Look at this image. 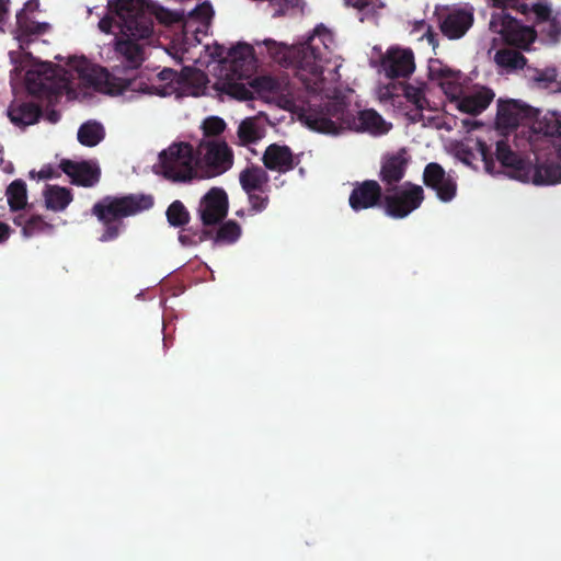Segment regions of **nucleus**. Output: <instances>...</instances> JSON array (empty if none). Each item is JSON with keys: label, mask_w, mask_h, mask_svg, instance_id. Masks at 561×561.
<instances>
[{"label": "nucleus", "mask_w": 561, "mask_h": 561, "mask_svg": "<svg viewBox=\"0 0 561 561\" xmlns=\"http://www.w3.org/2000/svg\"><path fill=\"white\" fill-rule=\"evenodd\" d=\"M301 118L309 129L324 135H339L350 130L379 136L386 135L390 129V124L375 110L353 114L343 96L328 98L318 104H309Z\"/></svg>", "instance_id": "obj_1"}, {"label": "nucleus", "mask_w": 561, "mask_h": 561, "mask_svg": "<svg viewBox=\"0 0 561 561\" xmlns=\"http://www.w3.org/2000/svg\"><path fill=\"white\" fill-rule=\"evenodd\" d=\"M71 68L79 76L84 88L111 95L122 94L126 91H137L160 98H167L172 94L180 96L181 85L186 80L183 75L170 68H164L157 73V82L159 84H147L137 78L121 79L110 73L104 67L96 66L85 58L72 59Z\"/></svg>", "instance_id": "obj_2"}, {"label": "nucleus", "mask_w": 561, "mask_h": 561, "mask_svg": "<svg viewBox=\"0 0 561 561\" xmlns=\"http://www.w3.org/2000/svg\"><path fill=\"white\" fill-rule=\"evenodd\" d=\"M107 9L110 15L99 22V27L112 35H150L151 16L164 25L183 19L182 13L168 10L153 0H108Z\"/></svg>", "instance_id": "obj_3"}, {"label": "nucleus", "mask_w": 561, "mask_h": 561, "mask_svg": "<svg viewBox=\"0 0 561 561\" xmlns=\"http://www.w3.org/2000/svg\"><path fill=\"white\" fill-rule=\"evenodd\" d=\"M314 37H307L305 43L299 46L277 45L272 37H265L263 44L270 50L279 47L275 51V59L285 68L294 67L296 78L304 84L305 89L318 93L322 89L324 77L322 76L321 55L313 46Z\"/></svg>", "instance_id": "obj_4"}, {"label": "nucleus", "mask_w": 561, "mask_h": 561, "mask_svg": "<svg viewBox=\"0 0 561 561\" xmlns=\"http://www.w3.org/2000/svg\"><path fill=\"white\" fill-rule=\"evenodd\" d=\"M153 206L152 195L128 194L123 196L105 195L92 206L91 213L103 225L100 241L116 240L124 231V218L136 216Z\"/></svg>", "instance_id": "obj_5"}, {"label": "nucleus", "mask_w": 561, "mask_h": 561, "mask_svg": "<svg viewBox=\"0 0 561 561\" xmlns=\"http://www.w3.org/2000/svg\"><path fill=\"white\" fill-rule=\"evenodd\" d=\"M24 84L28 94L48 103L57 101L71 90V79L68 72L53 64H38L26 71Z\"/></svg>", "instance_id": "obj_6"}, {"label": "nucleus", "mask_w": 561, "mask_h": 561, "mask_svg": "<svg viewBox=\"0 0 561 561\" xmlns=\"http://www.w3.org/2000/svg\"><path fill=\"white\" fill-rule=\"evenodd\" d=\"M161 175L175 183H187L201 178L198 158L193 146L187 142H173L159 154Z\"/></svg>", "instance_id": "obj_7"}, {"label": "nucleus", "mask_w": 561, "mask_h": 561, "mask_svg": "<svg viewBox=\"0 0 561 561\" xmlns=\"http://www.w3.org/2000/svg\"><path fill=\"white\" fill-rule=\"evenodd\" d=\"M424 188L405 181L399 185L385 186L383 210L392 219H404L424 202Z\"/></svg>", "instance_id": "obj_8"}, {"label": "nucleus", "mask_w": 561, "mask_h": 561, "mask_svg": "<svg viewBox=\"0 0 561 561\" xmlns=\"http://www.w3.org/2000/svg\"><path fill=\"white\" fill-rule=\"evenodd\" d=\"M203 158L199 159L201 179H213L228 172L233 164V152L222 140H207L199 144Z\"/></svg>", "instance_id": "obj_9"}, {"label": "nucleus", "mask_w": 561, "mask_h": 561, "mask_svg": "<svg viewBox=\"0 0 561 561\" xmlns=\"http://www.w3.org/2000/svg\"><path fill=\"white\" fill-rule=\"evenodd\" d=\"M435 14L445 35H465L474 21V11L470 5L437 7Z\"/></svg>", "instance_id": "obj_10"}, {"label": "nucleus", "mask_w": 561, "mask_h": 561, "mask_svg": "<svg viewBox=\"0 0 561 561\" xmlns=\"http://www.w3.org/2000/svg\"><path fill=\"white\" fill-rule=\"evenodd\" d=\"M423 183L425 187L434 191L437 198L444 203L453 201L457 195V182L436 162H430L425 165Z\"/></svg>", "instance_id": "obj_11"}, {"label": "nucleus", "mask_w": 561, "mask_h": 561, "mask_svg": "<svg viewBox=\"0 0 561 561\" xmlns=\"http://www.w3.org/2000/svg\"><path fill=\"white\" fill-rule=\"evenodd\" d=\"M538 111L517 100L497 102L496 126L500 129H516L525 121L536 118Z\"/></svg>", "instance_id": "obj_12"}, {"label": "nucleus", "mask_w": 561, "mask_h": 561, "mask_svg": "<svg viewBox=\"0 0 561 561\" xmlns=\"http://www.w3.org/2000/svg\"><path fill=\"white\" fill-rule=\"evenodd\" d=\"M197 213L205 227L221 222L228 214V194L221 187L209 188L201 198Z\"/></svg>", "instance_id": "obj_13"}, {"label": "nucleus", "mask_w": 561, "mask_h": 561, "mask_svg": "<svg viewBox=\"0 0 561 561\" xmlns=\"http://www.w3.org/2000/svg\"><path fill=\"white\" fill-rule=\"evenodd\" d=\"M410 156L405 148L389 152L381 157L379 179L385 186L399 185L409 168Z\"/></svg>", "instance_id": "obj_14"}, {"label": "nucleus", "mask_w": 561, "mask_h": 561, "mask_svg": "<svg viewBox=\"0 0 561 561\" xmlns=\"http://www.w3.org/2000/svg\"><path fill=\"white\" fill-rule=\"evenodd\" d=\"M59 169L71 179V184L80 187H94L100 182L101 169L89 160L76 162L62 159Z\"/></svg>", "instance_id": "obj_15"}, {"label": "nucleus", "mask_w": 561, "mask_h": 561, "mask_svg": "<svg viewBox=\"0 0 561 561\" xmlns=\"http://www.w3.org/2000/svg\"><path fill=\"white\" fill-rule=\"evenodd\" d=\"M383 197L380 183L375 180H364L353 187L348 196V205L355 211L380 207Z\"/></svg>", "instance_id": "obj_16"}, {"label": "nucleus", "mask_w": 561, "mask_h": 561, "mask_svg": "<svg viewBox=\"0 0 561 561\" xmlns=\"http://www.w3.org/2000/svg\"><path fill=\"white\" fill-rule=\"evenodd\" d=\"M513 178L535 185H550L561 182V165L554 162L536 163L517 169Z\"/></svg>", "instance_id": "obj_17"}, {"label": "nucleus", "mask_w": 561, "mask_h": 561, "mask_svg": "<svg viewBox=\"0 0 561 561\" xmlns=\"http://www.w3.org/2000/svg\"><path fill=\"white\" fill-rule=\"evenodd\" d=\"M381 70L391 80L408 78L414 71L413 53L410 49L389 51L381 59Z\"/></svg>", "instance_id": "obj_18"}, {"label": "nucleus", "mask_w": 561, "mask_h": 561, "mask_svg": "<svg viewBox=\"0 0 561 561\" xmlns=\"http://www.w3.org/2000/svg\"><path fill=\"white\" fill-rule=\"evenodd\" d=\"M263 164L265 170L284 174L294 170L298 164V160L294 158L289 147L273 142L265 148Z\"/></svg>", "instance_id": "obj_19"}, {"label": "nucleus", "mask_w": 561, "mask_h": 561, "mask_svg": "<svg viewBox=\"0 0 561 561\" xmlns=\"http://www.w3.org/2000/svg\"><path fill=\"white\" fill-rule=\"evenodd\" d=\"M115 50L121 56L124 68L133 71L140 67L145 60V50L137 39L146 37H115Z\"/></svg>", "instance_id": "obj_20"}, {"label": "nucleus", "mask_w": 561, "mask_h": 561, "mask_svg": "<svg viewBox=\"0 0 561 561\" xmlns=\"http://www.w3.org/2000/svg\"><path fill=\"white\" fill-rule=\"evenodd\" d=\"M494 93L489 88H482L468 95H460L458 99L449 101L455 102L458 111L468 115H479L489 107Z\"/></svg>", "instance_id": "obj_21"}, {"label": "nucleus", "mask_w": 561, "mask_h": 561, "mask_svg": "<svg viewBox=\"0 0 561 561\" xmlns=\"http://www.w3.org/2000/svg\"><path fill=\"white\" fill-rule=\"evenodd\" d=\"M256 65L254 64L253 48L248 44L239 45L231 53V65L229 71L232 77L243 80L249 79Z\"/></svg>", "instance_id": "obj_22"}, {"label": "nucleus", "mask_w": 561, "mask_h": 561, "mask_svg": "<svg viewBox=\"0 0 561 561\" xmlns=\"http://www.w3.org/2000/svg\"><path fill=\"white\" fill-rule=\"evenodd\" d=\"M41 115V107L34 102L12 103L8 107L9 121L21 129L36 124Z\"/></svg>", "instance_id": "obj_23"}, {"label": "nucleus", "mask_w": 561, "mask_h": 561, "mask_svg": "<svg viewBox=\"0 0 561 561\" xmlns=\"http://www.w3.org/2000/svg\"><path fill=\"white\" fill-rule=\"evenodd\" d=\"M214 16V10L210 3L204 2L190 13L184 22L185 35L206 34L208 32L210 21Z\"/></svg>", "instance_id": "obj_24"}, {"label": "nucleus", "mask_w": 561, "mask_h": 561, "mask_svg": "<svg viewBox=\"0 0 561 561\" xmlns=\"http://www.w3.org/2000/svg\"><path fill=\"white\" fill-rule=\"evenodd\" d=\"M490 28L497 35H531L534 33L530 27L523 26L516 19L504 11L492 15Z\"/></svg>", "instance_id": "obj_25"}, {"label": "nucleus", "mask_w": 561, "mask_h": 561, "mask_svg": "<svg viewBox=\"0 0 561 561\" xmlns=\"http://www.w3.org/2000/svg\"><path fill=\"white\" fill-rule=\"evenodd\" d=\"M268 174L265 169L259 165H250L240 171L239 175L240 185L244 193H250L252 191H260V193H264V190L268 184Z\"/></svg>", "instance_id": "obj_26"}, {"label": "nucleus", "mask_w": 561, "mask_h": 561, "mask_svg": "<svg viewBox=\"0 0 561 561\" xmlns=\"http://www.w3.org/2000/svg\"><path fill=\"white\" fill-rule=\"evenodd\" d=\"M495 158L496 161L500 162L501 167L512 170V175L517 173V169L529 164V161L522 159L520 156L515 153V151L511 149L510 145L504 140H497Z\"/></svg>", "instance_id": "obj_27"}, {"label": "nucleus", "mask_w": 561, "mask_h": 561, "mask_svg": "<svg viewBox=\"0 0 561 561\" xmlns=\"http://www.w3.org/2000/svg\"><path fill=\"white\" fill-rule=\"evenodd\" d=\"M105 131L101 123L88 121L80 125L77 131V141L83 147H96L104 140Z\"/></svg>", "instance_id": "obj_28"}, {"label": "nucleus", "mask_w": 561, "mask_h": 561, "mask_svg": "<svg viewBox=\"0 0 561 561\" xmlns=\"http://www.w3.org/2000/svg\"><path fill=\"white\" fill-rule=\"evenodd\" d=\"M533 119V131L546 138H560L561 137V118L554 113H548L542 117H535Z\"/></svg>", "instance_id": "obj_29"}, {"label": "nucleus", "mask_w": 561, "mask_h": 561, "mask_svg": "<svg viewBox=\"0 0 561 561\" xmlns=\"http://www.w3.org/2000/svg\"><path fill=\"white\" fill-rule=\"evenodd\" d=\"M411 84L403 81L389 82L379 90L380 101L389 103V105L402 110V95Z\"/></svg>", "instance_id": "obj_30"}, {"label": "nucleus", "mask_w": 561, "mask_h": 561, "mask_svg": "<svg viewBox=\"0 0 561 561\" xmlns=\"http://www.w3.org/2000/svg\"><path fill=\"white\" fill-rule=\"evenodd\" d=\"M46 206L54 211L64 210L72 201L71 192L66 187L48 186L44 192Z\"/></svg>", "instance_id": "obj_31"}, {"label": "nucleus", "mask_w": 561, "mask_h": 561, "mask_svg": "<svg viewBox=\"0 0 561 561\" xmlns=\"http://www.w3.org/2000/svg\"><path fill=\"white\" fill-rule=\"evenodd\" d=\"M237 138H239V145L247 147L255 144L262 138V129L253 117H248L241 121L239 128H237Z\"/></svg>", "instance_id": "obj_32"}, {"label": "nucleus", "mask_w": 561, "mask_h": 561, "mask_svg": "<svg viewBox=\"0 0 561 561\" xmlns=\"http://www.w3.org/2000/svg\"><path fill=\"white\" fill-rule=\"evenodd\" d=\"M7 198L12 211L21 210L27 205V188L23 180H14L9 184Z\"/></svg>", "instance_id": "obj_33"}, {"label": "nucleus", "mask_w": 561, "mask_h": 561, "mask_svg": "<svg viewBox=\"0 0 561 561\" xmlns=\"http://www.w3.org/2000/svg\"><path fill=\"white\" fill-rule=\"evenodd\" d=\"M495 61L500 67L508 69H522L526 65V58L517 49L504 48L495 54Z\"/></svg>", "instance_id": "obj_34"}, {"label": "nucleus", "mask_w": 561, "mask_h": 561, "mask_svg": "<svg viewBox=\"0 0 561 561\" xmlns=\"http://www.w3.org/2000/svg\"><path fill=\"white\" fill-rule=\"evenodd\" d=\"M458 80V72L440 70V89L448 100H458L461 96L462 88Z\"/></svg>", "instance_id": "obj_35"}, {"label": "nucleus", "mask_w": 561, "mask_h": 561, "mask_svg": "<svg viewBox=\"0 0 561 561\" xmlns=\"http://www.w3.org/2000/svg\"><path fill=\"white\" fill-rule=\"evenodd\" d=\"M167 219L170 226L181 228L188 224L190 214L181 201H174L168 206Z\"/></svg>", "instance_id": "obj_36"}, {"label": "nucleus", "mask_w": 561, "mask_h": 561, "mask_svg": "<svg viewBox=\"0 0 561 561\" xmlns=\"http://www.w3.org/2000/svg\"><path fill=\"white\" fill-rule=\"evenodd\" d=\"M241 234V227L237 221H225V224L220 225L219 229H217L215 241L225 244L234 243Z\"/></svg>", "instance_id": "obj_37"}, {"label": "nucleus", "mask_w": 561, "mask_h": 561, "mask_svg": "<svg viewBox=\"0 0 561 561\" xmlns=\"http://www.w3.org/2000/svg\"><path fill=\"white\" fill-rule=\"evenodd\" d=\"M274 7L273 15H288L296 12H304L306 2L304 0H268Z\"/></svg>", "instance_id": "obj_38"}, {"label": "nucleus", "mask_w": 561, "mask_h": 561, "mask_svg": "<svg viewBox=\"0 0 561 561\" xmlns=\"http://www.w3.org/2000/svg\"><path fill=\"white\" fill-rule=\"evenodd\" d=\"M403 103H409L417 108H426L428 100L425 98L424 88L410 85L403 94Z\"/></svg>", "instance_id": "obj_39"}, {"label": "nucleus", "mask_w": 561, "mask_h": 561, "mask_svg": "<svg viewBox=\"0 0 561 561\" xmlns=\"http://www.w3.org/2000/svg\"><path fill=\"white\" fill-rule=\"evenodd\" d=\"M47 228H49V225L44 221V218L39 215H32L26 221H24V226L21 227V232H23L24 237L28 238L43 232Z\"/></svg>", "instance_id": "obj_40"}, {"label": "nucleus", "mask_w": 561, "mask_h": 561, "mask_svg": "<svg viewBox=\"0 0 561 561\" xmlns=\"http://www.w3.org/2000/svg\"><path fill=\"white\" fill-rule=\"evenodd\" d=\"M210 237V232L207 230H201V232H192L190 230H185L180 232L179 241L183 247H195L207 238Z\"/></svg>", "instance_id": "obj_41"}, {"label": "nucleus", "mask_w": 561, "mask_h": 561, "mask_svg": "<svg viewBox=\"0 0 561 561\" xmlns=\"http://www.w3.org/2000/svg\"><path fill=\"white\" fill-rule=\"evenodd\" d=\"M226 123L218 116H209L204 121L203 130L205 137H218L225 131Z\"/></svg>", "instance_id": "obj_42"}, {"label": "nucleus", "mask_w": 561, "mask_h": 561, "mask_svg": "<svg viewBox=\"0 0 561 561\" xmlns=\"http://www.w3.org/2000/svg\"><path fill=\"white\" fill-rule=\"evenodd\" d=\"M529 7V13H534L538 22L549 21L553 16V9L548 1H539Z\"/></svg>", "instance_id": "obj_43"}, {"label": "nucleus", "mask_w": 561, "mask_h": 561, "mask_svg": "<svg viewBox=\"0 0 561 561\" xmlns=\"http://www.w3.org/2000/svg\"><path fill=\"white\" fill-rule=\"evenodd\" d=\"M248 194L249 204H251V208L255 213H262L265 210L268 205V195H266V190L264 193L260 191H251L245 192Z\"/></svg>", "instance_id": "obj_44"}, {"label": "nucleus", "mask_w": 561, "mask_h": 561, "mask_svg": "<svg viewBox=\"0 0 561 561\" xmlns=\"http://www.w3.org/2000/svg\"><path fill=\"white\" fill-rule=\"evenodd\" d=\"M225 92L232 96V99H237L239 101H248L253 99L252 90L241 83H227V89H225Z\"/></svg>", "instance_id": "obj_45"}, {"label": "nucleus", "mask_w": 561, "mask_h": 561, "mask_svg": "<svg viewBox=\"0 0 561 561\" xmlns=\"http://www.w3.org/2000/svg\"><path fill=\"white\" fill-rule=\"evenodd\" d=\"M476 150L480 153L482 162H484L485 172L490 174L494 173V160L489 146L482 140H477Z\"/></svg>", "instance_id": "obj_46"}, {"label": "nucleus", "mask_w": 561, "mask_h": 561, "mask_svg": "<svg viewBox=\"0 0 561 561\" xmlns=\"http://www.w3.org/2000/svg\"><path fill=\"white\" fill-rule=\"evenodd\" d=\"M253 89L259 90L260 93H275L277 89V81L272 77H259L252 81Z\"/></svg>", "instance_id": "obj_47"}, {"label": "nucleus", "mask_w": 561, "mask_h": 561, "mask_svg": "<svg viewBox=\"0 0 561 561\" xmlns=\"http://www.w3.org/2000/svg\"><path fill=\"white\" fill-rule=\"evenodd\" d=\"M490 4L496 8H513L519 11L520 13L527 15L529 14L530 7L525 3L524 0H488Z\"/></svg>", "instance_id": "obj_48"}, {"label": "nucleus", "mask_w": 561, "mask_h": 561, "mask_svg": "<svg viewBox=\"0 0 561 561\" xmlns=\"http://www.w3.org/2000/svg\"><path fill=\"white\" fill-rule=\"evenodd\" d=\"M506 45H511L516 48L529 50L530 45L537 39V37H501Z\"/></svg>", "instance_id": "obj_49"}, {"label": "nucleus", "mask_w": 561, "mask_h": 561, "mask_svg": "<svg viewBox=\"0 0 561 561\" xmlns=\"http://www.w3.org/2000/svg\"><path fill=\"white\" fill-rule=\"evenodd\" d=\"M26 30L33 35L48 33L53 31L51 25L49 23L36 20H31L30 23L26 24Z\"/></svg>", "instance_id": "obj_50"}, {"label": "nucleus", "mask_w": 561, "mask_h": 561, "mask_svg": "<svg viewBox=\"0 0 561 561\" xmlns=\"http://www.w3.org/2000/svg\"><path fill=\"white\" fill-rule=\"evenodd\" d=\"M457 159L463 162V164L471 167L474 159L473 149L468 146L458 148Z\"/></svg>", "instance_id": "obj_51"}, {"label": "nucleus", "mask_w": 561, "mask_h": 561, "mask_svg": "<svg viewBox=\"0 0 561 561\" xmlns=\"http://www.w3.org/2000/svg\"><path fill=\"white\" fill-rule=\"evenodd\" d=\"M38 176L41 180L56 179L58 176V171L53 169V167L47 165L42 168L38 173L31 171V178L34 179Z\"/></svg>", "instance_id": "obj_52"}, {"label": "nucleus", "mask_w": 561, "mask_h": 561, "mask_svg": "<svg viewBox=\"0 0 561 561\" xmlns=\"http://www.w3.org/2000/svg\"><path fill=\"white\" fill-rule=\"evenodd\" d=\"M9 14V2L7 0H0V33H3L4 25L8 21Z\"/></svg>", "instance_id": "obj_53"}, {"label": "nucleus", "mask_w": 561, "mask_h": 561, "mask_svg": "<svg viewBox=\"0 0 561 561\" xmlns=\"http://www.w3.org/2000/svg\"><path fill=\"white\" fill-rule=\"evenodd\" d=\"M424 110L425 108L415 107V108L407 112L405 115H408V118L410 122H412L413 124H417L424 118V114H422V111H424Z\"/></svg>", "instance_id": "obj_54"}, {"label": "nucleus", "mask_w": 561, "mask_h": 561, "mask_svg": "<svg viewBox=\"0 0 561 561\" xmlns=\"http://www.w3.org/2000/svg\"><path fill=\"white\" fill-rule=\"evenodd\" d=\"M38 5H39V3H38V1H37V0H31V1H28V2L25 4L24 9L21 11V13L18 15L19 21H20V22H22V21H23V19H24V18H26L27 12L33 11V10H35V9H37V8H38Z\"/></svg>", "instance_id": "obj_55"}, {"label": "nucleus", "mask_w": 561, "mask_h": 561, "mask_svg": "<svg viewBox=\"0 0 561 561\" xmlns=\"http://www.w3.org/2000/svg\"><path fill=\"white\" fill-rule=\"evenodd\" d=\"M374 2L375 0H347V3L358 10H364L367 7L374 4Z\"/></svg>", "instance_id": "obj_56"}, {"label": "nucleus", "mask_w": 561, "mask_h": 561, "mask_svg": "<svg viewBox=\"0 0 561 561\" xmlns=\"http://www.w3.org/2000/svg\"><path fill=\"white\" fill-rule=\"evenodd\" d=\"M10 236V227L8 224L0 221V243L7 241Z\"/></svg>", "instance_id": "obj_57"}, {"label": "nucleus", "mask_w": 561, "mask_h": 561, "mask_svg": "<svg viewBox=\"0 0 561 561\" xmlns=\"http://www.w3.org/2000/svg\"><path fill=\"white\" fill-rule=\"evenodd\" d=\"M333 32V30H331L330 27H328L327 25L324 24H319L314 27L313 30V34L312 35H325L328 33H331Z\"/></svg>", "instance_id": "obj_58"}, {"label": "nucleus", "mask_w": 561, "mask_h": 561, "mask_svg": "<svg viewBox=\"0 0 561 561\" xmlns=\"http://www.w3.org/2000/svg\"><path fill=\"white\" fill-rule=\"evenodd\" d=\"M47 121L53 123V124H57V122L60 121V113L58 111H55V110L48 111V113H47Z\"/></svg>", "instance_id": "obj_59"}, {"label": "nucleus", "mask_w": 561, "mask_h": 561, "mask_svg": "<svg viewBox=\"0 0 561 561\" xmlns=\"http://www.w3.org/2000/svg\"><path fill=\"white\" fill-rule=\"evenodd\" d=\"M553 146L557 147L558 159L561 160V137L553 138Z\"/></svg>", "instance_id": "obj_60"}, {"label": "nucleus", "mask_w": 561, "mask_h": 561, "mask_svg": "<svg viewBox=\"0 0 561 561\" xmlns=\"http://www.w3.org/2000/svg\"><path fill=\"white\" fill-rule=\"evenodd\" d=\"M27 220V218H25L24 216L22 215H16L15 218H14V225L19 226V227H23L24 226V222Z\"/></svg>", "instance_id": "obj_61"}, {"label": "nucleus", "mask_w": 561, "mask_h": 561, "mask_svg": "<svg viewBox=\"0 0 561 561\" xmlns=\"http://www.w3.org/2000/svg\"><path fill=\"white\" fill-rule=\"evenodd\" d=\"M430 45L435 48L437 46V37H427Z\"/></svg>", "instance_id": "obj_62"}, {"label": "nucleus", "mask_w": 561, "mask_h": 561, "mask_svg": "<svg viewBox=\"0 0 561 561\" xmlns=\"http://www.w3.org/2000/svg\"><path fill=\"white\" fill-rule=\"evenodd\" d=\"M423 26H426V25H425V23H424V22H421V23H420V27L417 28V31H422V30H421V27H423Z\"/></svg>", "instance_id": "obj_63"}, {"label": "nucleus", "mask_w": 561, "mask_h": 561, "mask_svg": "<svg viewBox=\"0 0 561 561\" xmlns=\"http://www.w3.org/2000/svg\"><path fill=\"white\" fill-rule=\"evenodd\" d=\"M193 39L197 41V43H201V41L198 39V37H193Z\"/></svg>", "instance_id": "obj_64"}]
</instances>
